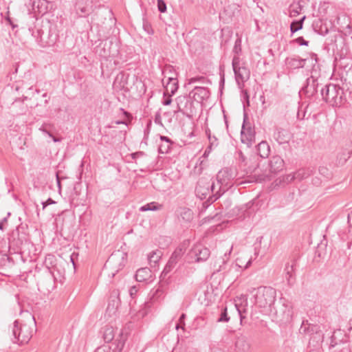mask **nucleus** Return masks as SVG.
<instances>
[{
    "label": "nucleus",
    "mask_w": 352,
    "mask_h": 352,
    "mask_svg": "<svg viewBox=\"0 0 352 352\" xmlns=\"http://www.w3.org/2000/svg\"><path fill=\"white\" fill-rule=\"evenodd\" d=\"M32 329L27 324L19 323L16 320L12 328V342L18 344L28 342L32 336Z\"/></svg>",
    "instance_id": "nucleus-4"
},
{
    "label": "nucleus",
    "mask_w": 352,
    "mask_h": 352,
    "mask_svg": "<svg viewBox=\"0 0 352 352\" xmlns=\"http://www.w3.org/2000/svg\"><path fill=\"white\" fill-rule=\"evenodd\" d=\"M177 110L175 111L181 112L184 116L192 118L197 113V109L195 107L194 102L190 97L187 96H179L176 98Z\"/></svg>",
    "instance_id": "nucleus-5"
},
{
    "label": "nucleus",
    "mask_w": 352,
    "mask_h": 352,
    "mask_svg": "<svg viewBox=\"0 0 352 352\" xmlns=\"http://www.w3.org/2000/svg\"><path fill=\"white\" fill-rule=\"evenodd\" d=\"M294 41L296 43H297L298 44H299L300 45H306V46H307L308 43H309V42L305 41L303 38V37H302V36H300V37L296 38Z\"/></svg>",
    "instance_id": "nucleus-45"
},
{
    "label": "nucleus",
    "mask_w": 352,
    "mask_h": 352,
    "mask_svg": "<svg viewBox=\"0 0 352 352\" xmlns=\"http://www.w3.org/2000/svg\"><path fill=\"white\" fill-rule=\"evenodd\" d=\"M210 190L211 195H210L208 200L212 203L217 201L228 190L224 188L221 183L216 179V181L210 183Z\"/></svg>",
    "instance_id": "nucleus-11"
},
{
    "label": "nucleus",
    "mask_w": 352,
    "mask_h": 352,
    "mask_svg": "<svg viewBox=\"0 0 352 352\" xmlns=\"http://www.w3.org/2000/svg\"><path fill=\"white\" fill-rule=\"evenodd\" d=\"M165 290L163 286L160 285L157 288L151 291L150 300L152 302H155L160 299L164 294Z\"/></svg>",
    "instance_id": "nucleus-27"
},
{
    "label": "nucleus",
    "mask_w": 352,
    "mask_h": 352,
    "mask_svg": "<svg viewBox=\"0 0 352 352\" xmlns=\"http://www.w3.org/2000/svg\"><path fill=\"white\" fill-rule=\"evenodd\" d=\"M178 84L175 78H168L166 85L165 86V92L164 93V96L166 95H174L177 91Z\"/></svg>",
    "instance_id": "nucleus-21"
},
{
    "label": "nucleus",
    "mask_w": 352,
    "mask_h": 352,
    "mask_svg": "<svg viewBox=\"0 0 352 352\" xmlns=\"http://www.w3.org/2000/svg\"><path fill=\"white\" fill-rule=\"evenodd\" d=\"M145 155L143 151H138L131 154V157L133 160H135L137 158L142 157Z\"/></svg>",
    "instance_id": "nucleus-46"
},
{
    "label": "nucleus",
    "mask_w": 352,
    "mask_h": 352,
    "mask_svg": "<svg viewBox=\"0 0 352 352\" xmlns=\"http://www.w3.org/2000/svg\"><path fill=\"white\" fill-rule=\"evenodd\" d=\"M182 349L181 347H177V346H176V347H175V348L173 349V351H172L171 352H179V351H182Z\"/></svg>",
    "instance_id": "nucleus-58"
},
{
    "label": "nucleus",
    "mask_w": 352,
    "mask_h": 352,
    "mask_svg": "<svg viewBox=\"0 0 352 352\" xmlns=\"http://www.w3.org/2000/svg\"><path fill=\"white\" fill-rule=\"evenodd\" d=\"M117 257H121L122 259L124 258V253L119 252L118 254H113L109 258L107 262L111 263L113 262Z\"/></svg>",
    "instance_id": "nucleus-44"
},
{
    "label": "nucleus",
    "mask_w": 352,
    "mask_h": 352,
    "mask_svg": "<svg viewBox=\"0 0 352 352\" xmlns=\"http://www.w3.org/2000/svg\"><path fill=\"white\" fill-rule=\"evenodd\" d=\"M191 95L195 101L201 102L210 97V93L209 89L206 87H195L194 89L190 91V96Z\"/></svg>",
    "instance_id": "nucleus-13"
},
{
    "label": "nucleus",
    "mask_w": 352,
    "mask_h": 352,
    "mask_svg": "<svg viewBox=\"0 0 352 352\" xmlns=\"http://www.w3.org/2000/svg\"><path fill=\"white\" fill-rule=\"evenodd\" d=\"M116 124H126V122L124 121H116Z\"/></svg>",
    "instance_id": "nucleus-64"
},
{
    "label": "nucleus",
    "mask_w": 352,
    "mask_h": 352,
    "mask_svg": "<svg viewBox=\"0 0 352 352\" xmlns=\"http://www.w3.org/2000/svg\"><path fill=\"white\" fill-rule=\"evenodd\" d=\"M40 130L42 131L43 132H44L45 133L48 134L50 137H52L54 142H58V139H56V138L53 137L52 135L47 130V129L45 128V125H43L40 128Z\"/></svg>",
    "instance_id": "nucleus-49"
},
{
    "label": "nucleus",
    "mask_w": 352,
    "mask_h": 352,
    "mask_svg": "<svg viewBox=\"0 0 352 352\" xmlns=\"http://www.w3.org/2000/svg\"><path fill=\"white\" fill-rule=\"evenodd\" d=\"M179 221L182 223H190L194 218L193 212L187 208H182L177 211Z\"/></svg>",
    "instance_id": "nucleus-19"
},
{
    "label": "nucleus",
    "mask_w": 352,
    "mask_h": 352,
    "mask_svg": "<svg viewBox=\"0 0 352 352\" xmlns=\"http://www.w3.org/2000/svg\"><path fill=\"white\" fill-rule=\"evenodd\" d=\"M232 68L235 76L236 82L239 85L247 81L250 75V70L243 65L241 63V60L239 56H234L232 58Z\"/></svg>",
    "instance_id": "nucleus-6"
},
{
    "label": "nucleus",
    "mask_w": 352,
    "mask_h": 352,
    "mask_svg": "<svg viewBox=\"0 0 352 352\" xmlns=\"http://www.w3.org/2000/svg\"><path fill=\"white\" fill-rule=\"evenodd\" d=\"M241 140L242 143L245 144L248 147H250L252 145L255 140L254 129L251 126H246L245 120H244L242 126V129L241 132Z\"/></svg>",
    "instance_id": "nucleus-10"
},
{
    "label": "nucleus",
    "mask_w": 352,
    "mask_h": 352,
    "mask_svg": "<svg viewBox=\"0 0 352 352\" xmlns=\"http://www.w3.org/2000/svg\"><path fill=\"white\" fill-rule=\"evenodd\" d=\"M229 320H230V317H228V314H227V308L225 307L223 309V311L221 314V316L218 319V322H228Z\"/></svg>",
    "instance_id": "nucleus-40"
},
{
    "label": "nucleus",
    "mask_w": 352,
    "mask_h": 352,
    "mask_svg": "<svg viewBox=\"0 0 352 352\" xmlns=\"http://www.w3.org/2000/svg\"><path fill=\"white\" fill-rule=\"evenodd\" d=\"M296 180L295 176L293 173L283 175L278 178H277L274 184L275 186H284L286 184L291 183L292 182Z\"/></svg>",
    "instance_id": "nucleus-23"
},
{
    "label": "nucleus",
    "mask_w": 352,
    "mask_h": 352,
    "mask_svg": "<svg viewBox=\"0 0 352 352\" xmlns=\"http://www.w3.org/2000/svg\"><path fill=\"white\" fill-rule=\"evenodd\" d=\"M55 204V201L52 199L51 198L47 199L46 201H44L42 203L43 204V209H45L48 205Z\"/></svg>",
    "instance_id": "nucleus-51"
},
{
    "label": "nucleus",
    "mask_w": 352,
    "mask_h": 352,
    "mask_svg": "<svg viewBox=\"0 0 352 352\" xmlns=\"http://www.w3.org/2000/svg\"><path fill=\"white\" fill-rule=\"evenodd\" d=\"M162 256V252L160 250L153 251L148 256V260L151 267H155Z\"/></svg>",
    "instance_id": "nucleus-29"
},
{
    "label": "nucleus",
    "mask_w": 352,
    "mask_h": 352,
    "mask_svg": "<svg viewBox=\"0 0 352 352\" xmlns=\"http://www.w3.org/2000/svg\"><path fill=\"white\" fill-rule=\"evenodd\" d=\"M236 170L231 168H224L219 170L217 175V179L221 183L224 188L228 190L232 185V181L235 179Z\"/></svg>",
    "instance_id": "nucleus-8"
},
{
    "label": "nucleus",
    "mask_w": 352,
    "mask_h": 352,
    "mask_svg": "<svg viewBox=\"0 0 352 352\" xmlns=\"http://www.w3.org/2000/svg\"><path fill=\"white\" fill-rule=\"evenodd\" d=\"M340 78L347 90L352 93V65L344 67L340 72Z\"/></svg>",
    "instance_id": "nucleus-14"
},
{
    "label": "nucleus",
    "mask_w": 352,
    "mask_h": 352,
    "mask_svg": "<svg viewBox=\"0 0 352 352\" xmlns=\"http://www.w3.org/2000/svg\"><path fill=\"white\" fill-rule=\"evenodd\" d=\"M124 346V343L121 341H119L117 346L115 350H113V352H121L122 347ZM95 352H111V349L109 346H103L101 347H98Z\"/></svg>",
    "instance_id": "nucleus-34"
},
{
    "label": "nucleus",
    "mask_w": 352,
    "mask_h": 352,
    "mask_svg": "<svg viewBox=\"0 0 352 352\" xmlns=\"http://www.w3.org/2000/svg\"><path fill=\"white\" fill-rule=\"evenodd\" d=\"M349 330L351 331L352 329V318L350 319L349 320Z\"/></svg>",
    "instance_id": "nucleus-62"
},
{
    "label": "nucleus",
    "mask_w": 352,
    "mask_h": 352,
    "mask_svg": "<svg viewBox=\"0 0 352 352\" xmlns=\"http://www.w3.org/2000/svg\"><path fill=\"white\" fill-rule=\"evenodd\" d=\"M210 255V250L201 244L195 245L188 253V256L192 259V262L195 263L206 261Z\"/></svg>",
    "instance_id": "nucleus-7"
},
{
    "label": "nucleus",
    "mask_w": 352,
    "mask_h": 352,
    "mask_svg": "<svg viewBox=\"0 0 352 352\" xmlns=\"http://www.w3.org/2000/svg\"><path fill=\"white\" fill-rule=\"evenodd\" d=\"M321 96L324 101L332 106H340L344 102L343 89L334 84H328L320 90Z\"/></svg>",
    "instance_id": "nucleus-2"
},
{
    "label": "nucleus",
    "mask_w": 352,
    "mask_h": 352,
    "mask_svg": "<svg viewBox=\"0 0 352 352\" xmlns=\"http://www.w3.org/2000/svg\"><path fill=\"white\" fill-rule=\"evenodd\" d=\"M175 267L174 264H170V262L168 261L167 264L166 265L163 272L162 274L166 276L168 273H169L173 268Z\"/></svg>",
    "instance_id": "nucleus-43"
},
{
    "label": "nucleus",
    "mask_w": 352,
    "mask_h": 352,
    "mask_svg": "<svg viewBox=\"0 0 352 352\" xmlns=\"http://www.w3.org/2000/svg\"><path fill=\"white\" fill-rule=\"evenodd\" d=\"M160 140L162 142H171V140L166 136L160 135Z\"/></svg>",
    "instance_id": "nucleus-55"
},
{
    "label": "nucleus",
    "mask_w": 352,
    "mask_h": 352,
    "mask_svg": "<svg viewBox=\"0 0 352 352\" xmlns=\"http://www.w3.org/2000/svg\"><path fill=\"white\" fill-rule=\"evenodd\" d=\"M138 291V289L136 286L131 287L129 289L130 296L132 298H134L136 296Z\"/></svg>",
    "instance_id": "nucleus-48"
},
{
    "label": "nucleus",
    "mask_w": 352,
    "mask_h": 352,
    "mask_svg": "<svg viewBox=\"0 0 352 352\" xmlns=\"http://www.w3.org/2000/svg\"><path fill=\"white\" fill-rule=\"evenodd\" d=\"M256 150L258 155H260L262 158L267 157L270 152V146L265 141L261 142L257 145Z\"/></svg>",
    "instance_id": "nucleus-24"
},
{
    "label": "nucleus",
    "mask_w": 352,
    "mask_h": 352,
    "mask_svg": "<svg viewBox=\"0 0 352 352\" xmlns=\"http://www.w3.org/2000/svg\"><path fill=\"white\" fill-rule=\"evenodd\" d=\"M135 279L138 282H151L153 273L148 267H142L137 270Z\"/></svg>",
    "instance_id": "nucleus-15"
},
{
    "label": "nucleus",
    "mask_w": 352,
    "mask_h": 352,
    "mask_svg": "<svg viewBox=\"0 0 352 352\" xmlns=\"http://www.w3.org/2000/svg\"><path fill=\"white\" fill-rule=\"evenodd\" d=\"M318 87V80L311 76L307 79L306 84L302 88L301 91L307 97H312L317 93Z\"/></svg>",
    "instance_id": "nucleus-12"
},
{
    "label": "nucleus",
    "mask_w": 352,
    "mask_h": 352,
    "mask_svg": "<svg viewBox=\"0 0 352 352\" xmlns=\"http://www.w3.org/2000/svg\"><path fill=\"white\" fill-rule=\"evenodd\" d=\"M253 177L254 178L255 182H261L265 180H270V177L268 175L266 174H260L259 170L258 168H254Z\"/></svg>",
    "instance_id": "nucleus-36"
},
{
    "label": "nucleus",
    "mask_w": 352,
    "mask_h": 352,
    "mask_svg": "<svg viewBox=\"0 0 352 352\" xmlns=\"http://www.w3.org/2000/svg\"><path fill=\"white\" fill-rule=\"evenodd\" d=\"M296 265L295 261H292V263H287L285 267V278L289 285L294 283V267Z\"/></svg>",
    "instance_id": "nucleus-20"
},
{
    "label": "nucleus",
    "mask_w": 352,
    "mask_h": 352,
    "mask_svg": "<svg viewBox=\"0 0 352 352\" xmlns=\"http://www.w3.org/2000/svg\"><path fill=\"white\" fill-rule=\"evenodd\" d=\"M239 156H240V158L241 159V160L244 161V156L241 152L239 153Z\"/></svg>",
    "instance_id": "nucleus-63"
},
{
    "label": "nucleus",
    "mask_w": 352,
    "mask_h": 352,
    "mask_svg": "<svg viewBox=\"0 0 352 352\" xmlns=\"http://www.w3.org/2000/svg\"><path fill=\"white\" fill-rule=\"evenodd\" d=\"M176 329H179V328L184 329V326L182 325V324L178 323L176 324L175 327Z\"/></svg>",
    "instance_id": "nucleus-59"
},
{
    "label": "nucleus",
    "mask_w": 352,
    "mask_h": 352,
    "mask_svg": "<svg viewBox=\"0 0 352 352\" xmlns=\"http://www.w3.org/2000/svg\"><path fill=\"white\" fill-rule=\"evenodd\" d=\"M163 206L157 202L152 201L147 204H145L140 208V211L146 212V211H156L162 209Z\"/></svg>",
    "instance_id": "nucleus-28"
},
{
    "label": "nucleus",
    "mask_w": 352,
    "mask_h": 352,
    "mask_svg": "<svg viewBox=\"0 0 352 352\" xmlns=\"http://www.w3.org/2000/svg\"><path fill=\"white\" fill-rule=\"evenodd\" d=\"M348 223L350 228L352 229V211L348 214Z\"/></svg>",
    "instance_id": "nucleus-54"
},
{
    "label": "nucleus",
    "mask_w": 352,
    "mask_h": 352,
    "mask_svg": "<svg viewBox=\"0 0 352 352\" xmlns=\"http://www.w3.org/2000/svg\"><path fill=\"white\" fill-rule=\"evenodd\" d=\"M252 261V258L251 257H239L236 258V263L234 266H232V267L235 268V270H237L238 268L245 270L250 266Z\"/></svg>",
    "instance_id": "nucleus-22"
},
{
    "label": "nucleus",
    "mask_w": 352,
    "mask_h": 352,
    "mask_svg": "<svg viewBox=\"0 0 352 352\" xmlns=\"http://www.w3.org/2000/svg\"><path fill=\"white\" fill-rule=\"evenodd\" d=\"M235 346L237 352H250L251 344L246 337L240 336L236 341Z\"/></svg>",
    "instance_id": "nucleus-18"
},
{
    "label": "nucleus",
    "mask_w": 352,
    "mask_h": 352,
    "mask_svg": "<svg viewBox=\"0 0 352 352\" xmlns=\"http://www.w3.org/2000/svg\"><path fill=\"white\" fill-rule=\"evenodd\" d=\"M299 331L301 334L309 336V344L311 342L314 346L323 341V333L320 326L311 324L308 320H304L300 327Z\"/></svg>",
    "instance_id": "nucleus-3"
},
{
    "label": "nucleus",
    "mask_w": 352,
    "mask_h": 352,
    "mask_svg": "<svg viewBox=\"0 0 352 352\" xmlns=\"http://www.w3.org/2000/svg\"><path fill=\"white\" fill-rule=\"evenodd\" d=\"M56 181H57V185H58V188H60V177L58 176V173H56Z\"/></svg>",
    "instance_id": "nucleus-57"
},
{
    "label": "nucleus",
    "mask_w": 352,
    "mask_h": 352,
    "mask_svg": "<svg viewBox=\"0 0 352 352\" xmlns=\"http://www.w3.org/2000/svg\"><path fill=\"white\" fill-rule=\"evenodd\" d=\"M204 80V76L194 77V78H191L190 79H189L188 83L189 84H192V83H194V82H198V81H201V80Z\"/></svg>",
    "instance_id": "nucleus-50"
},
{
    "label": "nucleus",
    "mask_w": 352,
    "mask_h": 352,
    "mask_svg": "<svg viewBox=\"0 0 352 352\" xmlns=\"http://www.w3.org/2000/svg\"><path fill=\"white\" fill-rule=\"evenodd\" d=\"M185 252V248L183 247H178L176 248V250L173 252L171 256L170 257L168 262H170V264H174L175 265L179 260L182 257Z\"/></svg>",
    "instance_id": "nucleus-26"
},
{
    "label": "nucleus",
    "mask_w": 352,
    "mask_h": 352,
    "mask_svg": "<svg viewBox=\"0 0 352 352\" xmlns=\"http://www.w3.org/2000/svg\"><path fill=\"white\" fill-rule=\"evenodd\" d=\"M254 304L263 309L264 311L271 314L274 309V304L276 301V291L270 287L261 286L254 289Z\"/></svg>",
    "instance_id": "nucleus-1"
},
{
    "label": "nucleus",
    "mask_w": 352,
    "mask_h": 352,
    "mask_svg": "<svg viewBox=\"0 0 352 352\" xmlns=\"http://www.w3.org/2000/svg\"><path fill=\"white\" fill-rule=\"evenodd\" d=\"M232 52L235 54L234 56H239V54L241 52V38H237L236 40Z\"/></svg>",
    "instance_id": "nucleus-39"
},
{
    "label": "nucleus",
    "mask_w": 352,
    "mask_h": 352,
    "mask_svg": "<svg viewBox=\"0 0 352 352\" xmlns=\"http://www.w3.org/2000/svg\"><path fill=\"white\" fill-rule=\"evenodd\" d=\"M147 314V311H146V309H140L138 314H137V316L138 318H144Z\"/></svg>",
    "instance_id": "nucleus-52"
},
{
    "label": "nucleus",
    "mask_w": 352,
    "mask_h": 352,
    "mask_svg": "<svg viewBox=\"0 0 352 352\" xmlns=\"http://www.w3.org/2000/svg\"><path fill=\"white\" fill-rule=\"evenodd\" d=\"M284 166L283 160L278 155L273 156L269 163L270 170L272 173L280 171Z\"/></svg>",
    "instance_id": "nucleus-17"
},
{
    "label": "nucleus",
    "mask_w": 352,
    "mask_h": 352,
    "mask_svg": "<svg viewBox=\"0 0 352 352\" xmlns=\"http://www.w3.org/2000/svg\"><path fill=\"white\" fill-rule=\"evenodd\" d=\"M351 153L352 151H349L346 150H344L343 151L339 153L337 156L338 164H344L348 160V159L350 158Z\"/></svg>",
    "instance_id": "nucleus-33"
},
{
    "label": "nucleus",
    "mask_w": 352,
    "mask_h": 352,
    "mask_svg": "<svg viewBox=\"0 0 352 352\" xmlns=\"http://www.w3.org/2000/svg\"><path fill=\"white\" fill-rule=\"evenodd\" d=\"M274 138L279 144L287 143L289 140V133L286 129L276 128L274 133Z\"/></svg>",
    "instance_id": "nucleus-16"
},
{
    "label": "nucleus",
    "mask_w": 352,
    "mask_h": 352,
    "mask_svg": "<svg viewBox=\"0 0 352 352\" xmlns=\"http://www.w3.org/2000/svg\"><path fill=\"white\" fill-rule=\"evenodd\" d=\"M210 142V145L207 148V149H212V147H216L219 144L218 139L215 136H212L211 140L208 139Z\"/></svg>",
    "instance_id": "nucleus-42"
},
{
    "label": "nucleus",
    "mask_w": 352,
    "mask_h": 352,
    "mask_svg": "<svg viewBox=\"0 0 352 352\" xmlns=\"http://www.w3.org/2000/svg\"><path fill=\"white\" fill-rule=\"evenodd\" d=\"M74 254H72L70 256L71 261L72 262L73 265H75L74 261Z\"/></svg>",
    "instance_id": "nucleus-61"
},
{
    "label": "nucleus",
    "mask_w": 352,
    "mask_h": 352,
    "mask_svg": "<svg viewBox=\"0 0 352 352\" xmlns=\"http://www.w3.org/2000/svg\"><path fill=\"white\" fill-rule=\"evenodd\" d=\"M195 193L201 199H204L211 195L210 182L208 178L201 177L197 182Z\"/></svg>",
    "instance_id": "nucleus-9"
},
{
    "label": "nucleus",
    "mask_w": 352,
    "mask_h": 352,
    "mask_svg": "<svg viewBox=\"0 0 352 352\" xmlns=\"http://www.w3.org/2000/svg\"><path fill=\"white\" fill-rule=\"evenodd\" d=\"M114 329L112 327H105L103 330V339L105 342H110L114 338Z\"/></svg>",
    "instance_id": "nucleus-30"
},
{
    "label": "nucleus",
    "mask_w": 352,
    "mask_h": 352,
    "mask_svg": "<svg viewBox=\"0 0 352 352\" xmlns=\"http://www.w3.org/2000/svg\"><path fill=\"white\" fill-rule=\"evenodd\" d=\"M171 96L170 94L169 95H166V96H164V100L162 101V104L164 105H170L172 102V99H171Z\"/></svg>",
    "instance_id": "nucleus-47"
},
{
    "label": "nucleus",
    "mask_w": 352,
    "mask_h": 352,
    "mask_svg": "<svg viewBox=\"0 0 352 352\" xmlns=\"http://www.w3.org/2000/svg\"><path fill=\"white\" fill-rule=\"evenodd\" d=\"M306 16H304L302 18H301L298 21H294L292 22L290 25V30L292 34H294V32H297L298 30H300L302 28L303 25V21L305 19Z\"/></svg>",
    "instance_id": "nucleus-32"
},
{
    "label": "nucleus",
    "mask_w": 352,
    "mask_h": 352,
    "mask_svg": "<svg viewBox=\"0 0 352 352\" xmlns=\"http://www.w3.org/2000/svg\"><path fill=\"white\" fill-rule=\"evenodd\" d=\"M295 176V179L302 180L305 178H307L310 175V170L305 168H300L296 172L294 173Z\"/></svg>",
    "instance_id": "nucleus-35"
},
{
    "label": "nucleus",
    "mask_w": 352,
    "mask_h": 352,
    "mask_svg": "<svg viewBox=\"0 0 352 352\" xmlns=\"http://www.w3.org/2000/svg\"><path fill=\"white\" fill-rule=\"evenodd\" d=\"M158 10L163 13L166 11V4L164 0H157Z\"/></svg>",
    "instance_id": "nucleus-41"
},
{
    "label": "nucleus",
    "mask_w": 352,
    "mask_h": 352,
    "mask_svg": "<svg viewBox=\"0 0 352 352\" xmlns=\"http://www.w3.org/2000/svg\"><path fill=\"white\" fill-rule=\"evenodd\" d=\"M172 145V142H162L158 148L160 153H167L170 151Z\"/></svg>",
    "instance_id": "nucleus-37"
},
{
    "label": "nucleus",
    "mask_w": 352,
    "mask_h": 352,
    "mask_svg": "<svg viewBox=\"0 0 352 352\" xmlns=\"http://www.w3.org/2000/svg\"><path fill=\"white\" fill-rule=\"evenodd\" d=\"M91 11V8L86 5L79 3L77 5L76 12L79 16H85L88 15Z\"/></svg>",
    "instance_id": "nucleus-31"
},
{
    "label": "nucleus",
    "mask_w": 352,
    "mask_h": 352,
    "mask_svg": "<svg viewBox=\"0 0 352 352\" xmlns=\"http://www.w3.org/2000/svg\"><path fill=\"white\" fill-rule=\"evenodd\" d=\"M56 263V257L52 254H48L45 259V265L47 268L54 266Z\"/></svg>",
    "instance_id": "nucleus-38"
},
{
    "label": "nucleus",
    "mask_w": 352,
    "mask_h": 352,
    "mask_svg": "<svg viewBox=\"0 0 352 352\" xmlns=\"http://www.w3.org/2000/svg\"><path fill=\"white\" fill-rule=\"evenodd\" d=\"M185 318H186V314H182L180 316L179 319V323L182 324L183 326H185V322H184Z\"/></svg>",
    "instance_id": "nucleus-53"
},
{
    "label": "nucleus",
    "mask_w": 352,
    "mask_h": 352,
    "mask_svg": "<svg viewBox=\"0 0 352 352\" xmlns=\"http://www.w3.org/2000/svg\"><path fill=\"white\" fill-rule=\"evenodd\" d=\"M306 59L300 58H289L286 60L288 66L293 69L302 68L305 66Z\"/></svg>",
    "instance_id": "nucleus-25"
},
{
    "label": "nucleus",
    "mask_w": 352,
    "mask_h": 352,
    "mask_svg": "<svg viewBox=\"0 0 352 352\" xmlns=\"http://www.w3.org/2000/svg\"><path fill=\"white\" fill-rule=\"evenodd\" d=\"M206 133L208 138V139H210L211 140V137H212V135H211V132H210V129H206Z\"/></svg>",
    "instance_id": "nucleus-56"
},
{
    "label": "nucleus",
    "mask_w": 352,
    "mask_h": 352,
    "mask_svg": "<svg viewBox=\"0 0 352 352\" xmlns=\"http://www.w3.org/2000/svg\"><path fill=\"white\" fill-rule=\"evenodd\" d=\"M236 307H237V306L236 305ZM236 308H237L239 314L240 315L241 321L242 322L244 317L242 316L241 311L238 307H236Z\"/></svg>",
    "instance_id": "nucleus-60"
}]
</instances>
